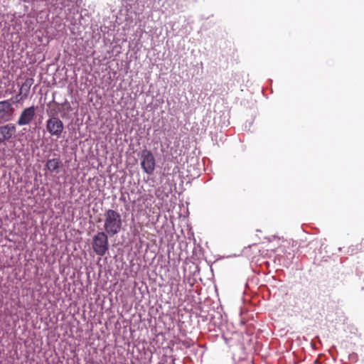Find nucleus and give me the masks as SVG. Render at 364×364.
I'll use <instances>...</instances> for the list:
<instances>
[{
	"label": "nucleus",
	"mask_w": 364,
	"mask_h": 364,
	"mask_svg": "<svg viewBox=\"0 0 364 364\" xmlns=\"http://www.w3.org/2000/svg\"><path fill=\"white\" fill-rule=\"evenodd\" d=\"M123 221L121 214L112 209L107 210L104 213V230L109 235L118 234L122 228Z\"/></svg>",
	"instance_id": "f257e3e1"
},
{
	"label": "nucleus",
	"mask_w": 364,
	"mask_h": 364,
	"mask_svg": "<svg viewBox=\"0 0 364 364\" xmlns=\"http://www.w3.org/2000/svg\"><path fill=\"white\" fill-rule=\"evenodd\" d=\"M55 114L52 111L48 112L50 117L46 121V129L51 136L59 137L64 130V125L61 119L55 116Z\"/></svg>",
	"instance_id": "f03ea898"
},
{
	"label": "nucleus",
	"mask_w": 364,
	"mask_h": 364,
	"mask_svg": "<svg viewBox=\"0 0 364 364\" xmlns=\"http://www.w3.org/2000/svg\"><path fill=\"white\" fill-rule=\"evenodd\" d=\"M155 159L151 151L144 149L141 151V166L148 175L153 174L155 169Z\"/></svg>",
	"instance_id": "7ed1b4c3"
},
{
	"label": "nucleus",
	"mask_w": 364,
	"mask_h": 364,
	"mask_svg": "<svg viewBox=\"0 0 364 364\" xmlns=\"http://www.w3.org/2000/svg\"><path fill=\"white\" fill-rule=\"evenodd\" d=\"M36 112V107L32 105L22 109L16 122L20 127L28 125L33 120Z\"/></svg>",
	"instance_id": "20e7f679"
},
{
	"label": "nucleus",
	"mask_w": 364,
	"mask_h": 364,
	"mask_svg": "<svg viewBox=\"0 0 364 364\" xmlns=\"http://www.w3.org/2000/svg\"><path fill=\"white\" fill-rule=\"evenodd\" d=\"M108 235L105 230L98 232L92 239L93 250H108Z\"/></svg>",
	"instance_id": "39448f33"
},
{
	"label": "nucleus",
	"mask_w": 364,
	"mask_h": 364,
	"mask_svg": "<svg viewBox=\"0 0 364 364\" xmlns=\"http://www.w3.org/2000/svg\"><path fill=\"white\" fill-rule=\"evenodd\" d=\"M14 114V108L9 100L0 101V119L9 122L12 119Z\"/></svg>",
	"instance_id": "423d86ee"
},
{
	"label": "nucleus",
	"mask_w": 364,
	"mask_h": 364,
	"mask_svg": "<svg viewBox=\"0 0 364 364\" xmlns=\"http://www.w3.org/2000/svg\"><path fill=\"white\" fill-rule=\"evenodd\" d=\"M16 128L14 124H6L0 127V144L11 139L16 134Z\"/></svg>",
	"instance_id": "0eeeda50"
},
{
	"label": "nucleus",
	"mask_w": 364,
	"mask_h": 364,
	"mask_svg": "<svg viewBox=\"0 0 364 364\" xmlns=\"http://www.w3.org/2000/svg\"><path fill=\"white\" fill-rule=\"evenodd\" d=\"M34 82V80L32 77H28L25 80L24 82L21 85L19 92L23 95L24 97H28L30 93V90L32 85Z\"/></svg>",
	"instance_id": "6e6552de"
},
{
	"label": "nucleus",
	"mask_w": 364,
	"mask_h": 364,
	"mask_svg": "<svg viewBox=\"0 0 364 364\" xmlns=\"http://www.w3.org/2000/svg\"><path fill=\"white\" fill-rule=\"evenodd\" d=\"M61 162L59 159H48L46 162V167L50 172L58 173V169L60 168Z\"/></svg>",
	"instance_id": "1a4fd4ad"
},
{
	"label": "nucleus",
	"mask_w": 364,
	"mask_h": 364,
	"mask_svg": "<svg viewBox=\"0 0 364 364\" xmlns=\"http://www.w3.org/2000/svg\"><path fill=\"white\" fill-rule=\"evenodd\" d=\"M61 107H62L61 111L64 112L63 114L62 115L63 117H64L65 114L68 113L73 110V108H72L70 104L67 101H65L64 103H63L61 105Z\"/></svg>",
	"instance_id": "9d476101"
},
{
	"label": "nucleus",
	"mask_w": 364,
	"mask_h": 364,
	"mask_svg": "<svg viewBox=\"0 0 364 364\" xmlns=\"http://www.w3.org/2000/svg\"><path fill=\"white\" fill-rule=\"evenodd\" d=\"M14 99L16 100V102H19L21 101H23L26 99H27V97H23V94H21V92H19L18 94H17L15 97H14Z\"/></svg>",
	"instance_id": "9b49d317"
},
{
	"label": "nucleus",
	"mask_w": 364,
	"mask_h": 364,
	"mask_svg": "<svg viewBox=\"0 0 364 364\" xmlns=\"http://www.w3.org/2000/svg\"><path fill=\"white\" fill-rule=\"evenodd\" d=\"M105 252H102V251L97 252V253L99 255H100V256H104Z\"/></svg>",
	"instance_id": "f8f14e48"
},
{
	"label": "nucleus",
	"mask_w": 364,
	"mask_h": 364,
	"mask_svg": "<svg viewBox=\"0 0 364 364\" xmlns=\"http://www.w3.org/2000/svg\"><path fill=\"white\" fill-rule=\"evenodd\" d=\"M178 260H181V253H179V254L178 255Z\"/></svg>",
	"instance_id": "ddd939ff"
}]
</instances>
